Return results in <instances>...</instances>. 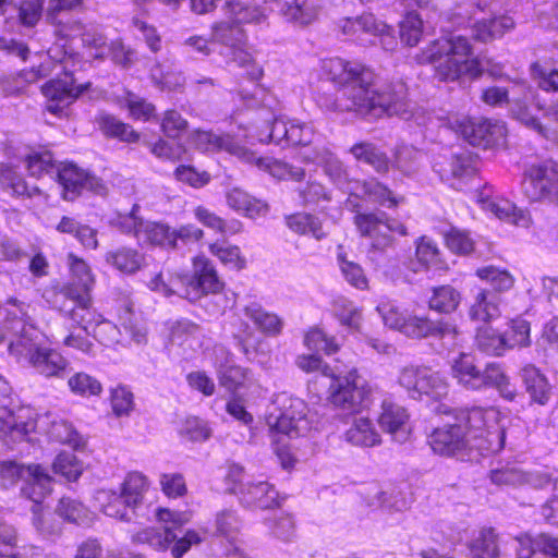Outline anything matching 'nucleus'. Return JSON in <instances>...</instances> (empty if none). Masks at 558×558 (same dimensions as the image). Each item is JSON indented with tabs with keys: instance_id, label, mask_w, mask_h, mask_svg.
Listing matches in <instances>:
<instances>
[{
	"instance_id": "1",
	"label": "nucleus",
	"mask_w": 558,
	"mask_h": 558,
	"mask_svg": "<svg viewBox=\"0 0 558 558\" xmlns=\"http://www.w3.org/2000/svg\"><path fill=\"white\" fill-rule=\"evenodd\" d=\"M434 452L454 457L476 450L482 456L499 452L505 446V430L494 413L481 408L459 410L456 423L436 428L428 437Z\"/></svg>"
},
{
	"instance_id": "2",
	"label": "nucleus",
	"mask_w": 558,
	"mask_h": 558,
	"mask_svg": "<svg viewBox=\"0 0 558 558\" xmlns=\"http://www.w3.org/2000/svg\"><path fill=\"white\" fill-rule=\"evenodd\" d=\"M472 47L465 36L450 35L432 41L422 51L421 62L432 63L440 81H456L462 75L477 78L487 73L494 78L504 76V64L486 56L469 59Z\"/></svg>"
},
{
	"instance_id": "3",
	"label": "nucleus",
	"mask_w": 558,
	"mask_h": 558,
	"mask_svg": "<svg viewBox=\"0 0 558 558\" xmlns=\"http://www.w3.org/2000/svg\"><path fill=\"white\" fill-rule=\"evenodd\" d=\"M325 70L339 89L336 95H318V106L326 111L353 112L360 116V109H362L360 98L364 95V90L360 88V82L372 84L375 80L374 72L361 63L341 58L328 60L325 63Z\"/></svg>"
},
{
	"instance_id": "4",
	"label": "nucleus",
	"mask_w": 558,
	"mask_h": 558,
	"mask_svg": "<svg viewBox=\"0 0 558 558\" xmlns=\"http://www.w3.org/2000/svg\"><path fill=\"white\" fill-rule=\"evenodd\" d=\"M450 375L461 388L469 391L493 388L507 401H513L518 395L515 385L511 383L500 363L489 362L480 365L476 359L468 353H460L452 359Z\"/></svg>"
},
{
	"instance_id": "5",
	"label": "nucleus",
	"mask_w": 558,
	"mask_h": 558,
	"mask_svg": "<svg viewBox=\"0 0 558 558\" xmlns=\"http://www.w3.org/2000/svg\"><path fill=\"white\" fill-rule=\"evenodd\" d=\"M225 282L219 278L214 264L205 256L193 262V275L181 281L179 295L190 302H199L210 315H220L234 303L223 291Z\"/></svg>"
},
{
	"instance_id": "6",
	"label": "nucleus",
	"mask_w": 558,
	"mask_h": 558,
	"mask_svg": "<svg viewBox=\"0 0 558 558\" xmlns=\"http://www.w3.org/2000/svg\"><path fill=\"white\" fill-rule=\"evenodd\" d=\"M372 84L360 82L364 95L360 98L362 109L360 117L379 118L397 116L402 120H413L417 125L425 123V114L415 102L408 98V87L402 81L387 84L379 89H372Z\"/></svg>"
},
{
	"instance_id": "7",
	"label": "nucleus",
	"mask_w": 558,
	"mask_h": 558,
	"mask_svg": "<svg viewBox=\"0 0 558 558\" xmlns=\"http://www.w3.org/2000/svg\"><path fill=\"white\" fill-rule=\"evenodd\" d=\"M376 311L385 326L399 331L407 338L436 339L441 341L442 349L447 350L456 345L459 331L457 326L449 320L432 319L428 316L402 312L391 304H379Z\"/></svg>"
},
{
	"instance_id": "8",
	"label": "nucleus",
	"mask_w": 558,
	"mask_h": 558,
	"mask_svg": "<svg viewBox=\"0 0 558 558\" xmlns=\"http://www.w3.org/2000/svg\"><path fill=\"white\" fill-rule=\"evenodd\" d=\"M146 489V477L137 472L130 473L124 480L120 493H105L104 513L123 522H133L138 517H144L142 508Z\"/></svg>"
},
{
	"instance_id": "9",
	"label": "nucleus",
	"mask_w": 558,
	"mask_h": 558,
	"mask_svg": "<svg viewBox=\"0 0 558 558\" xmlns=\"http://www.w3.org/2000/svg\"><path fill=\"white\" fill-rule=\"evenodd\" d=\"M54 179L61 189V197L68 202L75 201L83 191H89L99 196H106L109 192L101 178L74 162H59Z\"/></svg>"
},
{
	"instance_id": "10",
	"label": "nucleus",
	"mask_w": 558,
	"mask_h": 558,
	"mask_svg": "<svg viewBox=\"0 0 558 558\" xmlns=\"http://www.w3.org/2000/svg\"><path fill=\"white\" fill-rule=\"evenodd\" d=\"M354 223L361 235L371 241V248L378 252L392 245V233L408 234L407 227L389 218L385 211L359 213L354 217Z\"/></svg>"
},
{
	"instance_id": "11",
	"label": "nucleus",
	"mask_w": 558,
	"mask_h": 558,
	"mask_svg": "<svg viewBox=\"0 0 558 558\" xmlns=\"http://www.w3.org/2000/svg\"><path fill=\"white\" fill-rule=\"evenodd\" d=\"M131 539L133 544L147 545L158 551L170 548L173 558H182L193 545L202 543V537L196 531L187 530L183 536L178 537L171 526L146 527L134 533Z\"/></svg>"
},
{
	"instance_id": "12",
	"label": "nucleus",
	"mask_w": 558,
	"mask_h": 558,
	"mask_svg": "<svg viewBox=\"0 0 558 558\" xmlns=\"http://www.w3.org/2000/svg\"><path fill=\"white\" fill-rule=\"evenodd\" d=\"M522 192L531 202L548 201L558 205V162L547 160L526 168Z\"/></svg>"
},
{
	"instance_id": "13",
	"label": "nucleus",
	"mask_w": 558,
	"mask_h": 558,
	"mask_svg": "<svg viewBox=\"0 0 558 558\" xmlns=\"http://www.w3.org/2000/svg\"><path fill=\"white\" fill-rule=\"evenodd\" d=\"M398 381L414 400H421L423 396L439 399L448 391L442 376L427 366H404L400 371Z\"/></svg>"
},
{
	"instance_id": "14",
	"label": "nucleus",
	"mask_w": 558,
	"mask_h": 558,
	"mask_svg": "<svg viewBox=\"0 0 558 558\" xmlns=\"http://www.w3.org/2000/svg\"><path fill=\"white\" fill-rule=\"evenodd\" d=\"M328 400L336 407L351 413L359 412L368 397L365 380L355 369L347 375H330Z\"/></svg>"
},
{
	"instance_id": "15",
	"label": "nucleus",
	"mask_w": 558,
	"mask_h": 558,
	"mask_svg": "<svg viewBox=\"0 0 558 558\" xmlns=\"http://www.w3.org/2000/svg\"><path fill=\"white\" fill-rule=\"evenodd\" d=\"M314 136V130L310 124L284 118L274 119L258 132L262 143H274L282 147L311 146Z\"/></svg>"
},
{
	"instance_id": "16",
	"label": "nucleus",
	"mask_w": 558,
	"mask_h": 558,
	"mask_svg": "<svg viewBox=\"0 0 558 558\" xmlns=\"http://www.w3.org/2000/svg\"><path fill=\"white\" fill-rule=\"evenodd\" d=\"M89 82L75 85L72 75H65L64 78H57L47 82L43 87V94L48 99L47 110L53 114H62L74 100L84 92L90 88Z\"/></svg>"
},
{
	"instance_id": "17",
	"label": "nucleus",
	"mask_w": 558,
	"mask_h": 558,
	"mask_svg": "<svg viewBox=\"0 0 558 558\" xmlns=\"http://www.w3.org/2000/svg\"><path fill=\"white\" fill-rule=\"evenodd\" d=\"M227 492L238 496L239 502L248 509H272L280 507L281 500L276 488L265 481L246 482L236 487H228Z\"/></svg>"
},
{
	"instance_id": "18",
	"label": "nucleus",
	"mask_w": 558,
	"mask_h": 558,
	"mask_svg": "<svg viewBox=\"0 0 558 558\" xmlns=\"http://www.w3.org/2000/svg\"><path fill=\"white\" fill-rule=\"evenodd\" d=\"M61 295L65 301L60 306V312L70 320L68 328L90 329L96 316L90 311V294L80 292L75 287H64Z\"/></svg>"
},
{
	"instance_id": "19",
	"label": "nucleus",
	"mask_w": 558,
	"mask_h": 558,
	"mask_svg": "<svg viewBox=\"0 0 558 558\" xmlns=\"http://www.w3.org/2000/svg\"><path fill=\"white\" fill-rule=\"evenodd\" d=\"M459 131L473 146L488 148L498 145L505 137V126L484 118H463Z\"/></svg>"
},
{
	"instance_id": "20",
	"label": "nucleus",
	"mask_w": 558,
	"mask_h": 558,
	"mask_svg": "<svg viewBox=\"0 0 558 558\" xmlns=\"http://www.w3.org/2000/svg\"><path fill=\"white\" fill-rule=\"evenodd\" d=\"M190 143L202 151L226 150L245 162L255 159L253 151L242 146L229 134L219 135L208 131L195 130L190 135Z\"/></svg>"
},
{
	"instance_id": "21",
	"label": "nucleus",
	"mask_w": 558,
	"mask_h": 558,
	"mask_svg": "<svg viewBox=\"0 0 558 558\" xmlns=\"http://www.w3.org/2000/svg\"><path fill=\"white\" fill-rule=\"evenodd\" d=\"M302 157L304 161L322 167L325 174L335 184L340 185L347 182L348 172L343 163L329 147L315 144L313 147L304 150Z\"/></svg>"
},
{
	"instance_id": "22",
	"label": "nucleus",
	"mask_w": 558,
	"mask_h": 558,
	"mask_svg": "<svg viewBox=\"0 0 558 558\" xmlns=\"http://www.w3.org/2000/svg\"><path fill=\"white\" fill-rule=\"evenodd\" d=\"M378 424L399 444L404 442L410 435L409 414L403 407L393 402H383Z\"/></svg>"
},
{
	"instance_id": "23",
	"label": "nucleus",
	"mask_w": 558,
	"mask_h": 558,
	"mask_svg": "<svg viewBox=\"0 0 558 558\" xmlns=\"http://www.w3.org/2000/svg\"><path fill=\"white\" fill-rule=\"evenodd\" d=\"M35 372L47 378L64 376L70 363L57 350L40 347L27 360Z\"/></svg>"
},
{
	"instance_id": "24",
	"label": "nucleus",
	"mask_w": 558,
	"mask_h": 558,
	"mask_svg": "<svg viewBox=\"0 0 558 558\" xmlns=\"http://www.w3.org/2000/svg\"><path fill=\"white\" fill-rule=\"evenodd\" d=\"M36 428L32 420H22L8 408L0 409V439L8 446L28 439Z\"/></svg>"
},
{
	"instance_id": "25",
	"label": "nucleus",
	"mask_w": 558,
	"mask_h": 558,
	"mask_svg": "<svg viewBox=\"0 0 558 558\" xmlns=\"http://www.w3.org/2000/svg\"><path fill=\"white\" fill-rule=\"evenodd\" d=\"M518 558H558V537L546 533L518 538Z\"/></svg>"
},
{
	"instance_id": "26",
	"label": "nucleus",
	"mask_w": 558,
	"mask_h": 558,
	"mask_svg": "<svg viewBox=\"0 0 558 558\" xmlns=\"http://www.w3.org/2000/svg\"><path fill=\"white\" fill-rule=\"evenodd\" d=\"M433 168L442 181L471 178L476 170L474 157L466 151L453 154L449 159L437 161L434 163Z\"/></svg>"
},
{
	"instance_id": "27",
	"label": "nucleus",
	"mask_w": 558,
	"mask_h": 558,
	"mask_svg": "<svg viewBox=\"0 0 558 558\" xmlns=\"http://www.w3.org/2000/svg\"><path fill=\"white\" fill-rule=\"evenodd\" d=\"M500 298L489 289H480L469 310V317L473 322L488 323L500 315Z\"/></svg>"
},
{
	"instance_id": "28",
	"label": "nucleus",
	"mask_w": 558,
	"mask_h": 558,
	"mask_svg": "<svg viewBox=\"0 0 558 558\" xmlns=\"http://www.w3.org/2000/svg\"><path fill=\"white\" fill-rule=\"evenodd\" d=\"M21 487V494L34 502L33 506H40L43 500L51 493V476L39 465H34L31 475L26 476Z\"/></svg>"
},
{
	"instance_id": "29",
	"label": "nucleus",
	"mask_w": 558,
	"mask_h": 558,
	"mask_svg": "<svg viewBox=\"0 0 558 558\" xmlns=\"http://www.w3.org/2000/svg\"><path fill=\"white\" fill-rule=\"evenodd\" d=\"M520 377L531 400L538 404H546L551 395V387L539 369L533 365H525L520 371Z\"/></svg>"
},
{
	"instance_id": "30",
	"label": "nucleus",
	"mask_w": 558,
	"mask_h": 558,
	"mask_svg": "<svg viewBox=\"0 0 558 558\" xmlns=\"http://www.w3.org/2000/svg\"><path fill=\"white\" fill-rule=\"evenodd\" d=\"M242 529V520L235 510L222 509L215 514L213 523L208 529L211 536L226 539L228 543H234Z\"/></svg>"
},
{
	"instance_id": "31",
	"label": "nucleus",
	"mask_w": 558,
	"mask_h": 558,
	"mask_svg": "<svg viewBox=\"0 0 558 558\" xmlns=\"http://www.w3.org/2000/svg\"><path fill=\"white\" fill-rule=\"evenodd\" d=\"M213 38L215 41L225 46L226 51L220 53L228 58V61L233 57L234 50L242 49V44L245 41V33L242 26L231 21H223L214 26Z\"/></svg>"
},
{
	"instance_id": "32",
	"label": "nucleus",
	"mask_w": 558,
	"mask_h": 558,
	"mask_svg": "<svg viewBox=\"0 0 558 558\" xmlns=\"http://www.w3.org/2000/svg\"><path fill=\"white\" fill-rule=\"evenodd\" d=\"M227 203L232 209L243 213L251 219L265 217L269 211L267 203L251 196L245 191L238 187L228 192Z\"/></svg>"
},
{
	"instance_id": "33",
	"label": "nucleus",
	"mask_w": 558,
	"mask_h": 558,
	"mask_svg": "<svg viewBox=\"0 0 558 558\" xmlns=\"http://www.w3.org/2000/svg\"><path fill=\"white\" fill-rule=\"evenodd\" d=\"M514 27V21L508 15H499L477 21L472 27V36L474 39L488 43L496 38H500L505 33Z\"/></svg>"
},
{
	"instance_id": "34",
	"label": "nucleus",
	"mask_w": 558,
	"mask_h": 558,
	"mask_svg": "<svg viewBox=\"0 0 558 558\" xmlns=\"http://www.w3.org/2000/svg\"><path fill=\"white\" fill-rule=\"evenodd\" d=\"M428 298V308L449 315L458 310L462 301L461 292L451 284L433 287Z\"/></svg>"
},
{
	"instance_id": "35",
	"label": "nucleus",
	"mask_w": 558,
	"mask_h": 558,
	"mask_svg": "<svg viewBox=\"0 0 558 558\" xmlns=\"http://www.w3.org/2000/svg\"><path fill=\"white\" fill-rule=\"evenodd\" d=\"M226 13L238 25L254 24L263 25L267 23V9L259 5H246L239 0L226 2Z\"/></svg>"
},
{
	"instance_id": "36",
	"label": "nucleus",
	"mask_w": 558,
	"mask_h": 558,
	"mask_svg": "<svg viewBox=\"0 0 558 558\" xmlns=\"http://www.w3.org/2000/svg\"><path fill=\"white\" fill-rule=\"evenodd\" d=\"M105 260L117 270L126 275H133L143 267L145 257L135 248L122 246L108 251L105 255Z\"/></svg>"
},
{
	"instance_id": "37",
	"label": "nucleus",
	"mask_w": 558,
	"mask_h": 558,
	"mask_svg": "<svg viewBox=\"0 0 558 558\" xmlns=\"http://www.w3.org/2000/svg\"><path fill=\"white\" fill-rule=\"evenodd\" d=\"M140 206L134 204L129 213L117 211L107 218V223L125 235L142 242V230L145 220L138 216Z\"/></svg>"
},
{
	"instance_id": "38",
	"label": "nucleus",
	"mask_w": 558,
	"mask_h": 558,
	"mask_svg": "<svg viewBox=\"0 0 558 558\" xmlns=\"http://www.w3.org/2000/svg\"><path fill=\"white\" fill-rule=\"evenodd\" d=\"M350 153L356 160L371 166L378 173H386L390 168V160L386 153L373 143H357L350 148Z\"/></svg>"
},
{
	"instance_id": "39",
	"label": "nucleus",
	"mask_w": 558,
	"mask_h": 558,
	"mask_svg": "<svg viewBox=\"0 0 558 558\" xmlns=\"http://www.w3.org/2000/svg\"><path fill=\"white\" fill-rule=\"evenodd\" d=\"M305 404L301 399H290L289 407L284 408L276 417L274 427L282 434L291 436L298 434L300 423L305 420Z\"/></svg>"
},
{
	"instance_id": "40",
	"label": "nucleus",
	"mask_w": 558,
	"mask_h": 558,
	"mask_svg": "<svg viewBox=\"0 0 558 558\" xmlns=\"http://www.w3.org/2000/svg\"><path fill=\"white\" fill-rule=\"evenodd\" d=\"M344 439L359 447H374L380 444V435L372 421L365 417L354 418L351 427L344 434Z\"/></svg>"
},
{
	"instance_id": "41",
	"label": "nucleus",
	"mask_w": 558,
	"mask_h": 558,
	"mask_svg": "<svg viewBox=\"0 0 558 558\" xmlns=\"http://www.w3.org/2000/svg\"><path fill=\"white\" fill-rule=\"evenodd\" d=\"M244 314L250 318L256 328L262 332L275 336L278 335L283 326L279 316L265 311L259 304L251 303L244 307Z\"/></svg>"
},
{
	"instance_id": "42",
	"label": "nucleus",
	"mask_w": 558,
	"mask_h": 558,
	"mask_svg": "<svg viewBox=\"0 0 558 558\" xmlns=\"http://www.w3.org/2000/svg\"><path fill=\"white\" fill-rule=\"evenodd\" d=\"M56 513L64 521L77 525H88L93 521L89 509L80 500L68 496L59 500Z\"/></svg>"
},
{
	"instance_id": "43",
	"label": "nucleus",
	"mask_w": 558,
	"mask_h": 558,
	"mask_svg": "<svg viewBox=\"0 0 558 558\" xmlns=\"http://www.w3.org/2000/svg\"><path fill=\"white\" fill-rule=\"evenodd\" d=\"M281 10L286 20L298 26L312 24L318 15L316 5L308 0H287Z\"/></svg>"
},
{
	"instance_id": "44",
	"label": "nucleus",
	"mask_w": 558,
	"mask_h": 558,
	"mask_svg": "<svg viewBox=\"0 0 558 558\" xmlns=\"http://www.w3.org/2000/svg\"><path fill=\"white\" fill-rule=\"evenodd\" d=\"M46 21L53 27V34L60 39L80 37L85 24L65 13H46Z\"/></svg>"
},
{
	"instance_id": "45",
	"label": "nucleus",
	"mask_w": 558,
	"mask_h": 558,
	"mask_svg": "<svg viewBox=\"0 0 558 558\" xmlns=\"http://www.w3.org/2000/svg\"><path fill=\"white\" fill-rule=\"evenodd\" d=\"M32 524L36 532L46 539H56L62 533V524L54 513L43 511L41 506H32Z\"/></svg>"
},
{
	"instance_id": "46",
	"label": "nucleus",
	"mask_w": 558,
	"mask_h": 558,
	"mask_svg": "<svg viewBox=\"0 0 558 558\" xmlns=\"http://www.w3.org/2000/svg\"><path fill=\"white\" fill-rule=\"evenodd\" d=\"M287 226L293 232L302 235L310 234L316 240L326 236L323 230L322 221L318 217L307 213H296L286 218Z\"/></svg>"
},
{
	"instance_id": "47",
	"label": "nucleus",
	"mask_w": 558,
	"mask_h": 558,
	"mask_svg": "<svg viewBox=\"0 0 558 558\" xmlns=\"http://www.w3.org/2000/svg\"><path fill=\"white\" fill-rule=\"evenodd\" d=\"M341 31L348 36H357L362 33L383 34L387 25L376 21L373 14H363L356 17H347L341 22Z\"/></svg>"
},
{
	"instance_id": "48",
	"label": "nucleus",
	"mask_w": 558,
	"mask_h": 558,
	"mask_svg": "<svg viewBox=\"0 0 558 558\" xmlns=\"http://www.w3.org/2000/svg\"><path fill=\"white\" fill-rule=\"evenodd\" d=\"M98 124L107 136L117 137L126 143H135L140 140V133L114 116L101 114L98 119Z\"/></svg>"
},
{
	"instance_id": "49",
	"label": "nucleus",
	"mask_w": 558,
	"mask_h": 558,
	"mask_svg": "<svg viewBox=\"0 0 558 558\" xmlns=\"http://www.w3.org/2000/svg\"><path fill=\"white\" fill-rule=\"evenodd\" d=\"M25 163L28 173L38 179L46 174L54 179L59 165L53 160V156L49 150L29 154L26 157Z\"/></svg>"
},
{
	"instance_id": "50",
	"label": "nucleus",
	"mask_w": 558,
	"mask_h": 558,
	"mask_svg": "<svg viewBox=\"0 0 558 558\" xmlns=\"http://www.w3.org/2000/svg\"><path fill=\"white\" fill-rule=\"evenodd\" d=\"M142 242L173 248V230L163 223L145 221L142 230Z\"/></svg>"
},
{
	"instance_id": "51",
	"label": "nucleus",
	"mask_w": 558,
	"mask_h": 558,
	"mask_svg": "<svg viewBox=\"0 0 558 558\" xmlns=\"http://www.w3.org/2000/svg\"><path fill=\"white\" fill-rule=\"evenodd\" d=\"M476 344L481 351L490 355H502L509 350L504 333H499L489 327L478 329Z\"/></svg>"
},
{
	"instance_id": "52",
	"label": "nucleus",
	"mask_w": 558,
	"mask_h": 558,
	"mask_svg": "<svg viewBox=\"0 0 558 558\" xmlns=\"http://www.w3.org/2000/svg\"><path fill=\"white\" fill-rule=\"evenodd\" d=\"M530 75L537 87L547 93H558V70L547 63L535 61L530 65Z\"/></svg>"
},
{
	"instance_id": "53",
	"label": "nucleus",
	"mask_w": 558,
	"mask_h": 558,
	"mask_svg": "<svg viewBox=\"0 0 558 558\" xmlns=\"http://www.w3.org/2000/svg\"><path fill=\"white\" fill-rule=\"evenodd\" d=\"M470 554L474 558H497L499 556L497 534L494 529L481 531L478 537L470 544Z\"/></svg>"
},
{
	"instance_id": "54",
	"label": "nucleus",
	"mask_w": 558,
	"mask_h": 558,
	"mask_svg": "<svg viewBox=\"0 0 558 558\" xmlns=\"http://www.w3.org/2000/svg\"><path fill=\"white\" fill-rule=\"evenodd\" d=\"M37 339L38 330L34 326L28 327L25 332L9 340V351L12 355L28 360L32 353L40 348Z\"/></svg>"
},
{
	"instance_id": "55",
	"label": "nucleus",
	"mask_w": 558,
	"mask_h": 558,
	"mask_svg": "<svg viewBox=\"0 0 558 558\" xmlns=\"http://www.w3.org/2000/svg\"><path fill=\"white\" fill-rule=\"evenodd\" d=\"M509 113L527 129L536 132L542 136H546V129L537 117L533 116L526 101L522 98H512L509 105Z\"/></svg>"
},
{
	"instance_id": "56",
	"label": "nucleus",
	"mask_w": 558,
	"mask_h": 558,
	"mask_svg": "<svg viewBox=\"0 0 558 558\" xmlns=\"http://www.w3.org/2000/svg\"><path fill=\"white\" fill-rule=\"evenodd\" d=\"M477 277L489 282L496 294L510 290L514 284L512 275L495 266H485L476 270Z\"/></svg>"
},
{
	"instance_id": "57",
	"label": "nucleus",
	"mask_w": 558,
	"mask_h": 558,
	"mask_svg": "<svg viewBox=\"0 0 558 558\" xmlns=\"http://www.w3.org/2000/svg\"><path fill=\"white\" fill-rule=\"evenodd\" d=\"M80 38L85 49L95 51L93 53L95 59L102 60L106 57L107 37L99 26L94 24L85 25Z\"/></svg>"
},
{
	"instance_id": "58",
	"label": "nucleus",
	"mask_w": 558,
	"mask_h": 558,
	"mask_svg": "<svg viewBox=\"0 0 558 558\" xmlns=\"http://www.w3.org/2000/svg\"><path fill=\"white\" fill-rule=\"evenodd\" d=\"M484 208L493 213L499 219L510 220L515 225L524 226L527 222V217L524 211L518 209L513 203L507 199L485 201Z\"/></svg>"
},
{
	"instance_id": "59",
	"label": "nucleus",
	"mask_w": 558,
	"mask_h": 558,
	"mask_svg": "<svg viewBox=\"0 0 558 558\" xmlns=\"http://www.w3.org/2000/svg\"><path fill=\"white\" fill-rule=\"evenodd\" d=\"M295 192L304 206H315L320 202L331 201V191L316 180L300 184Z\"/></svg>"
},
{
	"instance_id": "60",
	"label": "nucleus",
	"mask_w": 558,
	"mask_h": 558,
	"mask_svg": "<svg viewBox=\"0 0 558 558\" xmlns=\"http://www.w3.org/2000/svg\"><path fill=\"white\" fill-rule=\"evenodd\" d=\"M0 181L14 195L31 197L40 193L39 187L29 186L23 177L11 167L1 169Z\"/></svg>"
},
{
	"instance_id": "61",
	"label": "nucleus",
	"mask_w": 558,
	"mask_h": 558,
	"mask_svg": "<svg viewBox=\"0 0 558 558\" xmlns=\"http://www.w3.org/2000/svg\"><path fill=\"white\" fill-rule=\"evenodd\" d=\"M210 253L218 257L219 260L227 267L235 270L245 268L246 260L241 255L240 247L227 243H213L209 245Z\"/></svg>"
},
{
	"instance_id": "62",
	"label": "nucleus",
	"mask_w": 558,
	"mask_h": 558,
	"mask_svg": "<svg viewBox=\"0 0 558 558\" xmlns=\"http://www.w3.org/2000/svg\"><path fill=\"white\" fill-rule=\"evenodd\" d=\"M68 386L74 395L85 398L99 396L102 391L100 381L84 372L72 375L68 380Z\"/></svg>"
},
{
	"instance_id": "63",
	"label": "nucleus",
	"mask_w": 558,
	"mask_h": 558,
	"mask_svg": "<svg viewBox=\"0 0 558 558\" xmlns=\"http://www.w3.org/2000/svg\"><path fill=\"white\" fill-rule=\"evenodd\" d=\"M399 35L402 43L413 47L423 35V21L416 12H409L399 23Z\"/></svg>"
},
{
	"instance_id": "64",
	"label": "nucleus",
	"mask_w": 558,
	"mask_h": 558,
	"mask_svg": "<svg viewBox=\"0 0 558 558\" xmlns=\"http://www.w3.org/2000/svg\"><path fill=\"white\" fill-rule=\"evenodd\" d=\"M363 190L371 201L387 208L397 207L404 199L402 196L395 195L390 189L377 181L365 182Z\"/></svg>"
}]
</instances>
